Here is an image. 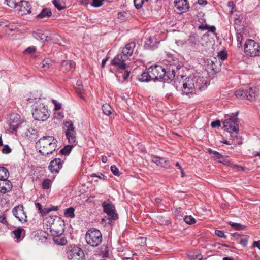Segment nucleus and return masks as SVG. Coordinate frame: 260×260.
Wrapping results in <instances>:
<instances>
[{
	"mask_svg": "<svg viewBox=\"0 0 260 260\" xmlns=\"http://www.w3.org/2000/svg\"><path fill=\"white\" fill-rule=\"evenodd\" d=\"M182 65L178 60H174L171 64L167 71L162 67L158 65L151 66L148 69L150 78L153 81L162 79L165 82L172 80L175 76L176 72L179 70Z\"/></svg>",
	"mask_w": 260,
	"mask_h": 260,
	"instance_id": "nucleus-1",
	"label": "nucleus"
},
{
	"mask_svg": "<svg viewBox=\"0 0 260 260\" xmlns=\"http://www.w3.org/2000/svg\"><path fill=\"white\" fill-rule=\"evenodd\" d=\"M206 81L203 77L198 78H185L182 81H175V86L178 90L181 91L182 94L187 95L196 94L197 92L204 89L206 87Z\"/></svg>",
	"mask_w": 260,
	"mask_h": 260,
	"instance_id": "nucleus-2",
	"label": "nucleus"
},
{
	"mask_svg": "<svg viewBox=\"0 0 260 260\" xmlns=\"http://www.w3.org/2000/svg\"><path fill=\"white\" fill-rule=\"evenodd\" d=\"M57 141L53 136H46L40 138L36 143L39 152L43 155L51 154L57 148Z\"/></svg>",
	"mask_w": 260,
	"mask_h": 260,
	"instance_id": "nucleus-3",
	"label": "nucleus"
},
{
	"mask_svg": "<svg viewBox=\"0 0 260 260\" xmlns=\"http://www.w3.org/2000/svg\"><path fill=\"white\" fill-rule=\"evenodd\" d=\"M85 239L87 243L92 247L98 246L102 242V235L100 230L91 228L86 232Z\"/></svg>",
	"mask_w": 260,
	"mask_h": 260,
	"instance_id": "nucleus-4",
	"label": "nucleus"
},
{
	"mask_svg": "<svg viewBox=\"0 0 260 260\" xmlns=\"http://www.w3.org/2000/svg\"><path fill=\"white\" fill-rule=\"evenodd\" d=\"M244 52L247 56H257L260 54V45L253 40H247L244 44Z\"/></svg>",
	"mask_w": 260,
	"mask_h": 260,
	"instance_id": "nucleus-5",
	"label": "nucleus"
},
{
	"mask_svg": "<svg viewBox=\"0 0 260 260\" xmlns=\"http://www.w3.org/2000/svg\"><path fill=\"white\" fill-rule=\"evenodd\" d=\"M64 131L69 143L76 144V132L75 127L72 121H68L64 123Z\"/></svg>",
	"mask_w": 260,
	"mask_h": 260,
	"instance_id": "nucleus-6",
	"label": "nucleus"
},
{
	"mask_svg": "<svg viewBox=\"0 0 260 260\" xmlns=\"http://www.w3.org/2000/svg\"><path fill=\"white\" fill-rule=\"evenodd\" d=\"M35 108L32 112L35 119L39 121H45L49 117V115L47 108L43 104L35 106Z\"/></svg>",
	"mask_w": 260,
	"mask_h": 260,
	"instance_id": "nucleus-7",
	"label": "nucleus"
},
{
	"mask_svg": "<svg viewBox=\"0 0 260 260\" xmlns=\"http://www.w3.org/2000/svg\"><path fill=\"white\" fill-rule=\"evenodd\" d=\"M238 112L233 113L229 118L226 119L223 122V125L225 129L229 132L232 131L237 132L239 125L238 124L237 115Z\"/></svg>",
	"mask_w": 260,
	"mask_h": 260,
	"instance_id": "nucleus-8",
	"label": "nucleus"
},
{
	"mask_svg": "<svg viewBox=\"0 0 260 260\" xmlns=\"http://www.w3.org/2000/svg\"><path fill=\"white\" fill-rule=\"evenodd\" d=\"M104 212L107 214L109 219L116 220L118 219V215L116 213L115 207L110 201H105L102 203Z\"/></svg>",
	"mask_w": 260,
	"mask_h": 260,
	"instance_id": "nucleus-9",
	"label": "nucleus"
},
{
	"mask_svg": "<svg viewBox=\"0 0 260 260\" xmlns=\"http://www.w3.org/2000/svg\"><path fill=\"white\" fill-rule=\"evenodd\" d=\"M71 248L68 253L69 260H84V253L80 248L75 245Z\"/></svg>",
	"mask_w": 260,
	"mask_h": 260,
	"instance_id": "nucleus-10",
	"label": "nucleus"
},
{
	"mask_svg": "<svg viewBox=\"0 0 260 260\" xmlns=\"http://www.w3.org/2000/svg\"><path fill=\"white\" fill-rule=\"evenodd\" d=\"M49 230L51 235H61L64 233L63 224H61L60 220L53 221L51 224L49 225V228H47Z\"/></svg>",
	"mask_w": 260,
	"mask_h": 260,
	"instance_id": "nucleus-11",
	"label": "nucleus"
},
{
	"mask_svg": "<svg viewBox=\"0 0 260 260\" xmlns=\"http://www.w3.org/2000/svg\"><path fill=\"white\" fill-rule=\"evenodd\" d=\"M126 56H124L122 54H118L112 61V65L118 67L121 70L125 69L126 63L125 61L127 59Z\"/></svg>",
	"mask_w": 260,
	"mask_h": 260,
	"instance_id": "nucleus-12",
	"label": "nucleus"
},
{
	"mask_svg": "<svg viewBox=\"0 0 260 260\" xmlns=\"http://www.w3.org/2000/svg\"><path fill=\"white\" fill-rule=\"evenodd\" d=\"M13 215L21 222H26L27 216L25 214L22 205H18L12 210Z\"/></svg>",
	"mask_w": 260,
	"mask_h": 260,
	"instance_id": "nucleus-13",
	"label": "nucleus"
},
{
	"mask_svg": "<svg viewBox=\"0 0 260 260\" xmlns=\"http://www.w3.org/2000/svg\"><path fill=\"white\" fill-rule=\"evenodd\" d=\"M62 164L63 161L60 158H55L50 162L48 169L52 173H58L62 167Z\"/></svg>",
	"mask_w": 260,
	"mask_h": 260,
	"instance_id": "nucleus-14",
	"label": "nucleus"
},
{
	"mask_svg": "<svg viewBox=\"0 0 260 260\" xmlns=\"http://www.w3.org/2000/svg\"><path fill=\"white\" fill-rule=\"evenodd\" d=\"M17 10L21 15L30 13V4L27 1L21 0L17 5Z\"/></svg>",
	"mask_w": 260,
	"mask_h": 260,
	"instance_id": "nucleus-15",
	"label": "nucleus"
},
{
	"mask_svg": "<svg viewBox=\"0 0 260 260\" xmlns=\"http://www.w3.org/2000/svg\"><path fill=\"white\" fill-rule=\"evenodd\" d=\"M8 123L10 128L13 131H16L18 126L21 123L20 115L15 113L11 114Z\"/></svg>",
	"mask_w": 260,
	"mask_h": 260,
	"instance_id": "nucleus-16",
	"label": "nucleus"
},
{
	"mask_svg": "<svg viewBox=\"0 0 260 260\" xmlns=\"http://www.w3.org/2000/svg\"><path fill=\"white\" fill-rule=\"evenodd\" d=\"M174 3L178 13L180 14L186 12L189 8L187 0H175Z\"/></svg>",
	"mask_w": 260,
	"mask_h": 260,
	"instance_id": "nucleus-17",
	"label": "nucleus"
},
{
	"mask_svg": "<svg viewBox=\"0 0 260 260\" xmlns=\"http://www.w3.org/2000/svg\"><path fill=\"white\" fill-rule=\"evenodd\" d=\"M32 36L36 39L40 40L43 42L52 40L51 35L48 32H43L41 31H34Z\"/></svg>",
	"mask_w": 260,
	"mask_h": 260,
	"instance_id": "nucleus-18",
	"label": "nucleus"
},
{
	"mask_svg": "<svg viewBox=\"0 0 260 260\" xmlns=\"http://www.w3.org/2000/svg\"><path fill=\"white\" fill-rule=\"evenodd\" d=\"M207 66L214 73H217L220 71L221 61L218 60L217 58L213 57L208 60Z\"/></svg>",
	"mask_w": 260,
	"mask_h": 260,
	"instance_id": "nucleus-19",
	"label": "nucleus"
},
{
	"mask_svg": "<svg viewBox=\"0 0 260 260\" xmlns=\"http://www.w3.org/2000/svg\"><path fill=\"white\" fill-rule=\"evenodd\" d=\"M13 185L9 180H0V193H6L12 189Z\"/></svg>",
	"mask_w": 260,
	"mask_h": 260,
	"instance_id": "nucleus-20",
	"label": "nucleus"
},
{
	"mask_svg": "<svg viewBox=\"0 0 260 260\" xmlns=\"http://www.w3.org/2000/svg\"><path fill=\"white\" fill-rule=\"evenodd\" d=\"M232 236L237 241V242L243 246L247 244L249 237L247 235H241L238 233H233Z\"/></svg>",
	"mask_w": 260,
	"mask_h": 260,
	"instance_id": "nucleus-21",
	"label": "nucleus"
},
{
	"mask_svg": "<svg viewBox=\"0 0 260 260\" xmlns=\"http://www.w3.org/2000/svg\"><path fill=\"white\" fill-rule=\"evenodd\" d=\"M135 46L136 44L134 42H131L127 44L122 49V54L124 56H126L128 58L132 55Z\"/></svg>",
	"mask_w": 260,
	"mask_h": 260,
	"instance_id": "nucleus-22",
	"label": "nucleus"
},
{
	"mask_svg": "<svg viewBox=\"0 0 260 260\" xmlns=\"http://www.w3.org/2000/svg\"><path fill=\"white\" fill-rule=\"evenodd\" d=\"M259 94L258 89L255 86H250L248 91H246L245 96L247 99L249 100H253Z\"/></svg>",
	"mask_w": 260,
	"mask_h": 260,
	"instance_id": "nucleus-23",
	"label": "nucleus"
},
{
	"mask_svg": "<svg viewBox=\"0 0 260 260\" xmlns=\"http://www.w3.org/2000/svg\"><path fill=\"white\" fill-rule=\"evenodd\" d=\"M53 241L58 245H64L67 241L63 234L57 235H52Z\"/></svg>",
	"mask_w": 260,
	"mask_h": 260,
	"instance_id": "nucleus-24",
	"label": "nucleus"
},
{
	"mask_svg": "<svg viewBox=\"0 0 260 260\" xmlns=\"http://www.w3.org/2000/svg\"><path fill=\"white\" fill-rule=\"evenodd\" d=\"M189 46L191 49H196L197 43H200V36L197 34H193L189 36L188 40Z\"/></svg>",
	"mask_w": 260,
	"mask_h": 260,
	"instance_id": "nucleus-25",
	"label": "nucleus"
},
{
	"mask_svg": "<svg viewBox=\"0 0 260 260\" xmlns=\"http://www.w3.org/2000/svg\"><path fill=\"white\" fill-rule=\"evenodd\" d=\"M152 161L158 166L167 168L169 166V162L165 158L159 157H154L152 158Z\"/></svg>",
	"mask_w": 260,
	"mask_h": 260,
	"instance_id": "nucleus-26",
	"label": "nucleus"
},
{
	"mask_svg": "<svg viewBox=\"0 0 260 260\" xmlns=\"http://www.w3.org/2000/svg\"><path fill=\"white\" fill-rule=\"evenodd\" d=\"M231 133V137L232 138V141L234 142L233 143L235 145H240L242 144L241 138L240 136H238L239 133V128H238L237 132L232 131L230 132Z\"/></svg>",
	"mask_w": 260,
	"mask_h": 260,
	"instance_id": "nucleus-27",
	"label": "nucleus"
},
{
	"mask_svg": "<svg viewBox=\"0 0 260 260\" xmlns=\"http://www.w3.org/2000/svg\"><path fill=\"white\" fill-rule=\"evenodd\" d=\"M52 15L51 11L49 8H44L41 12L37 16L38 19H43L45 17H50Z\"/></svg>",
	"mask_w": 260,
	"mask_h": 260,
	"instance_id": "nucleus-28",
	"label": "nucleus"
},
{
	"mask_svg": "<svg viewBox=\"0 0 260 260\" xmlns=\"http://www.w3.org/2000/svg\"><path fill=\"white\" fill-rule=\"evenodd\" d=\"M61 64L67 71H73L75 68V63L72 60L63 61Z\"/></svg>",
	"mask_w": 260,
	"mask_h": 260,
	"instance_id": "nucleus-29",
	"label": "nucleus"
},
{
	"mask_svg": "<svg viewBox=\"0 0 260 260\" xmlns=\"http://www.w3.org/2000/svg\"><path fill=\"white\" fill-rule=\"evenodd\" d=\"M9 176L8 170L4 167H0V180H8Z\"/></svg>",
	"mask_w": 260,
	"mask_h": 260,
	"instance_id": "nucleus-30",
	"label": "nucleus"
},
{
	"mask_svg": "<svg viewBox=\"0 0 260 260\" xmlns=\"http://www.w3.org/2000/svg\"><path fill=\"white\" fill-rule=\"evenodd\" d=\"M138 80L141 82H148L152 80L150 78V75L148 70L146 72H143L140 76H138Z\"/></svg>",
	"mask_w": 260,
	"mask_h": 260,
	"instance_id": "nucleus-31",
	"label": "nucleus"
},
{
	"mask_svg": "<svg viewBox=\"0 0 260 260\" xmlns=\"http://www.w3.org/2000/svg\"><path fill=\"white\" fill-rule=\"evenodd\" d=\"M102 109L105 115L109 116L112 114V108L109 104L106 103L103 104Z\"/></svg>",
	"mask_w": 260,
	"mask_h": 260,
	"instance_id": "nucleus-32",
	"label": "nucleus"
},
{
	"mask_svg": "<svg viewBox=\"0 0 260 260\" xmlns=\"http://www.w3.org/2000/svg\"><path fill=\"white\" fill-rule=\"evenodd\" d=\"M53 64V61L49 58L44 59L41 62V67L44 70L49 69Z\"/></svg>",
	"mask_w": 260,
	"mask_h": 260,
	"instance_id": "nucleus-33",
	"label": "nucleus"
},
{
	"mask_svg": "<svg viewBox=\"0 0 260 260\" xmlns=\"http://www.w3.org/2000/svg\"><path fill=\"white\" fill-rule=\"evenodd\" d=\"M74 211L75 209L73 207H70L64 210V216L66 217L74 218L75 217Z\"/></svg>",
	"mask_w": 260,
	"mask_h": 260,
	"instance_id": "nucleus-34",
	"label": "nucleus"
},
{
	"mask_svg": "<svg viewBox=\"0 0 260 260\" xmlns=\"http://www.w3.org/2000/svg\"><path fill=\"white\" fill-rule=\"evenodd\" d=\"M75 145L76 144H70V145L65 146L62 149L60 150V153L63 155H68L70 153L74 145Z\"/></svg>",
	"mask_w": 260,
	"mask_h": 260,
	"instance_id": "nucleus-35",
	"label": "nucleus"
},
{
	"mask_svg": "<svg viewBox=\"0 0 260 260\" xmlns=\"http://www.w3.org/2000/svg\"><path fill=\"white\" fill-rule=\"evenodd\" d=\"M52 3L54 6L59 10H62L65 8V6L62 5L63 3L61 0H53Z\"/></svg>",
	"mask_w": 260,
	"mask_h": 260,
	"instance_id": "nucleus-36",
	"label": "nucleus"
},
{
	"mask_svg": "<svg viewBox=\"0 0 260 260\" xmlns=\"http://www.w3.org/2000/svg\"><path fill=\"white\" fill-rule=\"evenodd\" d=\"M23 232H24V230L22 228H18L13 232L14 234L15 238L17 241H19L21 239L22 233Z\"/></svg>",
	"mask_w": 260,
	"mask_h": 260,
	"instance_id": "nucleus-37",
	"label": "nucleus"
},
{
	"mask_svg": "<svg viewBox=\"0 0 260 260\" xmlns=\"http://www.w3.org/2000/svg\"><path fill=\"white\" fill-rule=\"evenodd\" d=\"M218 60L224 61L228 58V54L226 51H220L217 54Z\"/></svg>",
	"mask_w": 260,
	"mask_h": 260,
	"instance_id": "nucleus-38",
	"label": "nucleus"
},
{
	"mask_svg": "<svg viewBox=\"0 0 260 260\" xmlns=\"http://www.w3.org/2000/svg\"><path fill=\"white\" fill-rule=\"evenodd\" d=\"M184 221L188 224H192L196 222V219L191 216H185Z\"/></svg>",
	"mask_w": 260,
	"mask_h": 260,
	"instance_id": "nucleus-39",
	"label": "nucleus"
},
{
	"mask_svg": "<svg viewBox=\"0 0 260 260\" xmlns=\"http://www.w3.org/2000/svg\"><path fill=\"white\" fill-rule=\"evenodd\" d=\"M229 224L236 230H240L244 229L245 226L240 223L229 222Z\"/></svg>",
	"mask_w": 260,
	"mask_h": 260,
	"instance_id": "nucleus-40",
	"label": "nucleus"
},
{
	"mask_svg": "<svg viewBox=\"0 0 260 260\" xmlns=\"http://www.w3.org/2000/svg\"><path fill=\"white\" fill-rule=\"evenodd\" d=\"M51 181L49 179H45L42 182V188L44 189H48L50 187Z\"/></svg>",
	"mask_w": 260,
	"mask_h": 260,
	"instance_id": "nucleus-41",
	"label": "nucleus"
},
{
	"mask_svg": "<svg viewBox=\"0 0 260 260\" xmlns=\"http://www.w3.org/2000/svg\"><path fill=\"white\" fill-rule=\"evenodd\" d=\"M209 36L207 34H205L202 35L201 37H200V43L203 46H204L207 42Z\"/></svg>",
	"mask_w": 260,
	"mask_h": 260,
	"instance_id": "nucleus-42",
	"label": "nucleus"
},
{
	"mask_svg": "<svg viewBox=\"0 0 260 260\" xmlns=\"http://www.w3.org/2000/svg\"><path fill=\"white\" fill-rule=\"evenodd\" d=\"M137 243L142 246H144L146 245V238L145 237H139L138 238Z\"/></svg>",
	"mask_w": 260,
	"mask_h": 260,
	"instance_id": "nucleus-43",
	"label": "nucleus"
},
{
	"mask_svg": "<svg viewBox=\"0 0 260 260\" xmlns=\"http://www.w3.org/2000/svg\"><path fill=\"white\" fill-rule=\"evenodd\" d=\"M246 92L242 90H238L236 91L235 95L238 98H241L243 97H246L245 96Z\"/></svg>",
	"mask_w": 260,
	"mask_h": 260,
	"instance_id": "nucleus-44",
	"label": "nucleus"
},
{
	"mask_svg": "<svg viewBox=\"0 0 260 260\" xmlns=\"http://www.w3.org/2000/svg\"><path fill=\"white\" fill-rule=\"evenodd\" d=\"M75 91L77 93V94L80 96L81 98L84 99V96H83L82 94L83 93V89L82 87H77L75 88Z\"/></svg>",
	"mask_w": 260,
	"mask_h": 260,
	"instance_id": "nucleus-45",
	"label": "nucleus"
},
{
	"mask_svg": "<svg viewBox=\"0 0 260 260\" xmlns=\"http://www.w3.org/2000/svg\"><path fill=\"white\" fill-rule=\"evenodd\" d=\"M236 38L238 42V46H240L242 45V42L243 40V35L241 33L236 34Z\"/></svg>",
	"mask_w": 260,
	"mask_h": 260,
	"instance_id": "nucleus-46",
	"label": "nucleus"
},
{
	"mask_svg": "<svg viewBox=\"0 0 260 260\" xmlns=\"http://www.w3.org/2000/svg\"><path fill=\"white\" fill-rule=\"evenodd\" d=\"M11 149L8 145H5L2 149V152L3 154H9L11 152Z\"/></svg>",
	"mask_w": 260,
	"mask_h": 260,
	"instance_id": "nucleus-47",
	"label": "nucleus"
},
{
	"mask_svg": "<svg viewBox=\"0 0 260 260\" xmlns=\"http://www.w3.org/2000/svg\"><path fill=\"white\" fill-rule=\"evenodd\" d=\"M215 233L216 236L220 238H226V236L224 234L222 231L216 230L215 231Z\"/></svg>",
	"mask_w": 260,
	"mask_h": 260,
	"instance_id": "nucleus-48",
	"label": "nucleus"
},
{
	"mask_svg": "<svg viewBox=\"0 0 260 260\" xmlns=\"http://www.w3.org/2000/svg\"><path fill=\"white\" fill-rule=\"evenodd\" d=\"M53 221H56L54 219H53V218L51 217H47L44 220V223L45 224H46L48 228H49V225L51 224V223L53 222Z\"/></svg>",
	"mask_w": 260,
	"mask_h": 260,
	"instance_id": "nucleus-49",
	"label": "nucleus"
},
{
	"mask_svg": "<svg viewBox=\"0 0 260 260\" xmlns=\"http://www.w3.org/2000/svg\"><path fill=\"white\" fill-rule=\"evenodd\" d=\"M188 256L191 260H200L202 258L201 254H197L195 255L188 254Z\"/></svg>",
	"mask_w": 260,
	"mask_h": 260,
	"instance_id": "nucleus-50",
	"label": "nucleus"
},
{
	"mask_svg": "<svg viewBox=\"0 0 260 260\" xmlns=\"http://www.w3.org/2000/svg\"><path fill=\"white\" fill-rule=\"evenodd\" d=\"M110 169L114 175L119 176V170L115 165L111 166Z\"/></svg>",
	"mask_w": 260,
	"mask_h": 260,
	"instance_id": "nucleus-51",
	"label": "nucleus"
},
{
	"mask_svg": "<svg viewBox=\"0 0 260 260\" xmlns=\"http://www.w3.org/2000/svg\"><path fill=\"white\" fill-rule=\"evenodd\" d=\"M104 0H93L92 5L95 7H99L102 6Z\"/></svg>",
	"mask_w": 260,
	"mask_h": 260,
	"instance_id": "nucleus-52",
	"label": "nucleus"
},
{
	"mask_svg": "<svg viewBox=\"0 0 260 260\" xmlns=\"http://www.w3.org/2000/svg\"><path fill=\"white\" fill-rule=\"evenodd\" d=\"M35 51L36 48L34 47H29L24 51V53L31 54Z\"/></svg>",
	"mask_w": 260,
	"mask_h": 260,
	"instance_id": "nucleus-53",
	"label": "nucleus"
},
{
	"mask_svg": "<svg viewBox=\"0 0 260 260\" xmlns=\"http://www.w3.org/2000/svg\"><path fill=\"white\" fill-rule=\"evenodd\" d=\"M127 14L125 12H121L118 13V18L120 19H125Z\"/></svg>",
	"mask_w": 260,
	"mask_h": 260,
	"instance_id": "nucleus-54",
	"label": "nucleus"
},
{
	"mask_svg": "<svg viewBox=\"0 0 260 260\" xmlns=\"http://www.w3.org/2000/svg\"><path fill=\"white\" fill-rule=\"evenodd\" d=\"M221 125L220 121L219 120H216L215 121H213L211 125L213 128H215L217 127H219Z\"/></svg>",
	"mask_w": 260,
	"mask_h": 260,
	"instance_id": "nucleus-55",
	"label": "nucleus"
},
{
	"mask_svg": "<svg viewBox=\"0 0 260 260\" xmlns=\"http://www.w3.org/2000/svg\"><path fill=\"white\" fill-rule=\"evenodd\" d=\"M50 212L49 208H46L43 209L41 212V214L42 216H45Z\"/></svg>",
	"mask_w": 260,
	"mask_h": 260,
	"instance_id": "nucleus-56",
	"label": "nucleus"
},
{
	"mask_svg": "<svg viewBox=\"0 0 260 260\" xmlns=\"http://www.w3.org/2000/svg\"><path fill=\"white\" fill-rule=\"evenodd\" d=\"M53 102L55 105V110H59L60 109L61 107V104L60 103L56 102L55 100H53Z\"/></svg>",
	"mask_w": 260,
	"mask_h": 260,
	"instance_id": "nucleus-57",
	"label": "nucleus"
},
{
	"mask_svg": "<svg viewBox=\"0 0 260 260\" xmlns=\"http://www.w3.org/2000/svg\"><path fill=\"white\" fill-rule=\"evenodd\" d=\"M130 72L128 71V70L124 71V73H123L122 76L124 80H126L128 76H129Z\"/></svg>",
	"mask_w": 260,
	"mask_h": 260,
	"instance_id": "nucleus-58",
	"label": "nucleus"
},
{
	"mask_svg": "<svg viewBox=\"0 0 260 260\" xmlns=\"http://www.w3.org/2000/svg\"><path fill=\"white\" fill-rule=\"evenodd\" d=\"M92 177H98L100 179H104L105 176L101 173H98V174L93 173L91 175Z\"/></svg>",
	"mask_w": 260,
	"mask_h": 260,
	"instance_id": "nucleus-59",
	"label": "nucleus"
},
{
	"mask_svg": "<svg viewBox=\"0 0 260 260\" xmlns=\"http://www.w3.org/2000/svg\"><path fill=\"white\" fill-rule=\"evenodd\" d=\"M214 157L216 158V159H220L222 157V155L220 154L219 152H217V151H215V152H214Z\"/></svg>",
	"mask_w": 260,
	"mask_h": 260,
	"instance_id": "nucleus-60",
	"label": "nucleus"
},
{
	"mask_svg": "<svg viewBox=\"0 0 260 260\" xmlns=\"http://www.w3.org/2000/svg\"><path fill=\"white\" fill-rule=\"evenodd\" d=\"M253 246L257 247L260 250V240L258 241H254L253 243Z\"/></svg>",
	"mask_w": 260,
	"mask_h": 260,
	"instance_id": "nucleus-61",
	"label": "nucleus"
},
{
	"mask_svg": "<svg viewBox=\"0 0 260 260\" xmlns=\"http://www.w3.org/2000/svg\"><path fill=\"white\" fill-rule=\"evenodd\" d=\"M208 30L210 32H211L214 34H215L216 28L214 26H209Z\"/></svg>",
	"mask_w": 260,
	"mask_h": 260,
	"instance_id": "nucleus-62",
	"label": "nucleus"
},
{
	"mask_svg": "<svg viewBox=\"0 0 260 260\" xmlns=\"http://www.w3.org/2000/svg\"><path fill=\"white\" fill-rule=\"evenodd\" d=\"M209 25H201L199 26V28L202 30L208 29Z\"/></svg>",
	"mask_w": 260,
	"mask_h": 260,
	"instance_id": "nucleus-63",
	"label": "nucleus"
},
{
	"mask_svg": "<svg viewBox=\"0 0 260 260\" xmlns=\"http://www.w3.org/2000/svg\"><path fill=\"white\" fill-rule=\"evenodd\" d=\"M35 205L36 208L39 210L40 212L41 213V211L43 209L41 204L38 202L35 203Z\"/></svg>",
	"mask_w": 260,
	"mask_h": 260,
	"instance_id": "nucleus-64",
	"label": "nucleus"
}]
</instances>
